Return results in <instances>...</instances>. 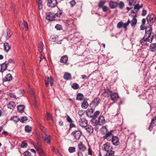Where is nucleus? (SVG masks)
<instances>
[{"label":"nucleus","mask_w":156,"mask_h":156,"mask_svg":"<svg viewBox=\"0 0 156 156\" xmlns=\"http://www.w3.org/2000/svg\"><path fill=\"white\" fill-rule=\"evenodd\" d=\"M25 129V131L27 133L30 132L31 130V127L29 126H26Z\"/></svg>","instance_id":"obj_40"},{"label":"nucleus","mask_w":156,"mask_h":156,"mask_svg":"<svg viewBox=\"0 0 156 156\" xmlns=\"http://www.w3.org/2000/svg\"><path fill=\"white\" fill-rule=\"evenodd\" d=\"M79 125L83 128H85L87 126L88 124L87 121L85 118L80 119L78 122Z\"/></svg>","instance_id":"obj_3"},{"label":"nucleus","mask_w":156,"mask_h":156,"mask_svg":"<svg viewBox=\"0 0 156 156\" xmlns=\"http://www.w3.org/2000/svg\"><path fill=\"white\" fill-rule=\"evenodd\" d=\"M24 108L25 107L24 105H20L17 106V109L20 112H23Z\"/></svg>","instance_id":"obj_39"},{"label":"nucleus","mask_w":156,"mask_h":156,"mask_svg":"<svg viewBox=\"0 0 156 156\" xmlns=\"http://www.w3.org/2000/svg\"><path fill=\"white\" fill-rule=\"evenodd\" d=\"M113 134L112 133V132H108L106 134L103 136V138L104 139H107L108 141H110L111 140V138L113 136Z\"/></svg>","instance_id":"obj_13"},{"label":"nucleus","mask_w":156,"mask_h":156,"mask_svg":"<svg viewBox=\"0 0 156 156\" xmlns=\"http://www.w3.org/2000/svg\"><path fill=\"white\" fill-rule=\"evenodd\" d=\"M48 6L50 8H54L57 4V0H48Z\"/></svg>","instance_id":"obj_5"},{"label":"nucleus","mask_w":156,"mask_h":156,"mask_svg":"<svg viewBox=\"0 0 156 156\" xmlns=\"http://www.w3.org/2000/svg\"><path fill=\"white\" fill-rule=\"evenodd\" d=\"M43 59H44L45 60H46L45 58H44V56L43 55H41L40 56V61H41Z\"/></svg>","instance_id":"obj_56"},{"label":"nucleus","mask_w":156,"mask_h":156,"mask_svg":"<svg viewBox=\"0 0 156 156\" xmlns=\"http://www.w3.org/2000/svg\"><path fill=\"white\" fill-rule=\"evenodd\" d=\"M78 114L80 116H82L83 114V112L82 110H80L78 112Z\"/></svg>","instance_id":"obj_58"},{"label":"nucleus","mask_w":156,"mask_h":156,"mask_svg":"<svg viewBox=\"0 0 156 156\" xmlns=\"http://www.w3.org/2000/svg\"><path fill=\"white\" fill-rule=\"evenodd\" d=\"M88 154H90V155H92V151L90 148H88Z\"/></svg>","instance_id":"obj_62"},{"label":"nucleus","mask_w":156,"mask_h":156,"mask_svg":"<svg viewBox=\"0 0 156 156\" xmlns=\"http://www.w3.org/2000/svg\"><path fill=\"white\" fill-rule=\"evenodd\" d=\"M154 121H156V117H154L152 119L151 124L148 128L149 130L150 131L152 130L153 127L154 126Z\"/></svg>","instance_id":"obj_26"},{"label":"nucleus","mask_w":156,"mask_h":156,"mask_svg":"<svg viewBox=\"0 0 156 156\" xmlns=\"http://www.w3.org/2000/svg\"><path fill=\"white\" fill-rule=\"evenodd\" d=\"M12 34V33L9 30H7L4 32L3 35L7 39H8Z\"/></svg>","instance_id":"obj_15"},{"label":"nucleus","mask_w":156,"mask_h":156,"mask_svg":"<svg viewBox=\"0 0 156 156\" xmlns=\"http://www.w3.org/2000/svg\"><path fill=\"white\" fill-rule=\"evenodd\" d=\"M27 120V116H24L22 117V118L20 119V121L21 122H24V121H26Z\"/></svg>","instance_id":"obj_47"},{"label":"nucleus","mask_w":156,"mask_h":156,"mask_svg":"<svg viewBox=\"0 0 156 156\" xmlns=\"http://www.w3.org/2000/svg\"><path fill=\"white\" fill-rule=\"evenodd\" d=\"M110 144L108 142L105 144L102 147L103 150L107 152L109 151V150H110Z\"/></svg>","instance_id":"obj_14"},{"label":"nucleus","mask_w":156,"mask_h":156,"mask_svg":"<svg viewBox=\"0 0 156 156\" xmlns=\"http://www.w3.org/2000/svg\"><path fill=\"white\" fill-rule=\"evenodd\" d=\"M27 143L23 142L21 145V147L23 148H25L27 147Z\"/></svg>","instance_id":"obj_46"},{"label":"nucleus","mask_w":156,"mask_h":156,"mask_svg":"<svg viewBox=\"0 0 156 156\" xmlns=\"http://www.w3.org/2000/svg\"><path fill=\"white\" fill-rule=\"evenodd\" d=\"M8 66L7 64H5L4 63L1 64V72H3L5 71L6 69Z\"/></svg>","instance_id":"obj_28"},{"label":"nucleus","mask_w":156,"mask_h":156,"mask_svg":"<svg viewBox=\"0 0 156 156\" xmlns=\"http://www.w3.org/2000/svg\"><path fill=\"white\" fill-rule=\"evenodd\" d=\"M100 113V112L99 111H96L94 114H93L92 118L96 119L99 114Z\"/></svg>","instance_id":"obj_45"},{"label":"nucleus","mask_w":156,"mask_h":156,"mask_svg":"<svg viewBox=\"0 0 156 156\" xmlns=\"http://www.w3.org/2000/svg\"><path fill=\"white\" fill-rule=\"evenodd\" d=\"M68 60V56L67 55H65L62 57L60 59V62L63 63H65L67 62Z\"/></svg>","instance_id":"obj_27"},{"label":"nucleus","mask_w":156,"mask_h":156,"mask_svg":"<svg viewBox=\"0 0 156 156\" xmlns=\"http://www.w3.org/2000/svg\"><path fill=\"white\" fill-rule=\"evenodd\" d=\"M111 140H112V142L114 145L117 146L119 144V140L117 136H113L111 138Z\"/></svg>","instance_id":"obj_8"},{"label":"nucleus","mask_w":156,"mask_h":156,"mask_svg":"<svg viewBox=\"0 0 156 156\" xmlns=\"http://www.w3.org/2000/svg\"><path fill=\"white\" fill-rule=\"evenodd\" d=\"M82 133L79 130H75L73 132L72 135L74 137L76 140H79L80 139L81 135Z\"/></svg>","instance_id":"obj_4"},{"label":"nucleus","mask_w":156,"mask_h":156,"mask_svg":"<svg viewBox=\"0 0 156 156\" xmlns=\"http://www.w3.org/2000/svg\"><path fill=\"white\" fill-rule=\"evenodd\" d=\"M100 99L98 98L95 99L90 104V107L93 108V107L94 106V107H95L98 105V104L100 103Z\"/></svg>","instance_id":"obj_9"},{"label":"nucleus","mask_w":156,"mask_h":156,"mask_svg":"<svg viewBox=\"0 0 156 156\" xmlns=\"http://www.w3.org/2000/svg\"><path fill=\"white\" fill-rule=\"evenodd\" d=\"M19 26L22 30L23 29L24 27L27 30H28V24L27 22L25 21H24L23 23H20L19 24Z\"/></svg>","instance_id":"obj_12"},{"label":"nucleus","mask_w":156,"mask_h":156,"mask_svg":"<svg viewBox=\"0 0 156 156\" xmlns=\"http://www.w3.org/2000/svg\"><path fill=\"white\" fill-rule=\"evenodd\" d=\"M117 5L118 6L119 8L120 9H122L124 7V4L123 2H120L119 3H118Z\"/></svg>","instance_id":"obj_41"},{"label":"nucleus","mask_w":156,"mask_h":156,"mask_svg":"<svg viewBox=\"0 0 156 156\" xmlns=\"http://www.w3.org/2000/svg\"><path fill=\"white\" fill-rule=\"evenodd\" d=\"M55 18L54 14L51 12L48 13L46 16V19L50 21L54 20Z\"/></svg>","instance_id":"obj_10"},{"label":"nucleus","mask_w":156,"mask_h":156,"mask_svg":"<svg viewBox=\"0 0 156 156\" xmlns=\"http://www.w3.org/2000/svg\"><path fill=\"white\" fill-rule=\"evenodd\" d=\"M44 143L47 144H49L51 142V136L46 134V136L44 139Z\"/></svg>","instance_id":"obj_18"},{"label":"nucleus","mask_w":156,"mask_h":156,"mask_svg":"<svg viewBox=\"0 0 156 156\" xmlns=\"http://www.w3.org/2000/svg\"><path fill=\"white\" fill-rule=\"evenodd\" d=\"M67 121L69 122H73L72 120L68 115L67 116Z\"/></svg>","instance_id":"obj_52"},{"label":"nucleus","mask_w":156,"mask_h":156,"mask_svg":"<svg viewBox=\"0 0 156 156\" xmlns=\"http://www.w3.org/2000/svg\"><path fill=\"white\" fill-rule=\"evenodd\" d=\"M111 99L112 100L115 101H116L119 98L118 94L116 93H112L111 95Z\"/></svg>","instance_id":"obj_11"},{"label":"nucleus","mask_w":156,"mask_h":156,"mask_svg":"<svg viewBox=\"0 0 156 156\" xmlns=\"http://www.w3.org/2000/svg\"><path fill=\"white\" fill-rule=\"evenodd\" d=\"M53 79L51 76H50V78L48 76L46 77L45 79V81L46 86H48V85L49 82L51 85L52 86L53 84Z\"/></svg>","instance_id":"obj_6"},{"label":"nucleus","mask_w":156,"mask_h":156,"mask_svg":"<svg viewBox=\"0 0 156 156\" xmlns=\"http://www.w3.org/2000/svg\"><path fill=\"white\" fill-rule=\"evenodd\" d=\"M145 32L146 35L140 40V42L142 45L148 46L149 44L148 42L151 43L152 41L153 36L151 35V28H149L148 30H147V28H146Z\"/></svg>","instance_id":"obj_1"},{"label":"nucleus","mask_w":156,"mask_h":156,"mask_svg":"<svg viewBox=\"0 0 156 156\" xmlns=\"http://www.w3.org/2000/svg\"><path fill=\"white\" fill-rule=\"evenodd\" d=\"M16 106L15 103L13 101H10L7 104V107L10 109H12Z\"/></svg>","instance_id":"obj_23"},{"label":"nucleus","mask_w":156,"mask_h":156,"mask_svg":"<svg viewBox=\"0 0 156 156\" xmlns=\"http://www.w3.org/2000/svg\"><path fill=\"white\" fill-rule=\"evenodd\" d=\"M146 20L145 19H143L142 20V24L144 25L145 23Z\"/></svg>","instance_id":"obj_63"},{"label":"nucleus","mask_w":156,"mask_h":156,"mask_svg":"<svg viewBox=\"0 0 156 156\" xmlns=\"http://www.w3.org/2000/svg\"><path fill=\"white\" fill-rule=\"evenodd\" d=\"M69 151L70 153H72L75 152V148L74 147H70L69 148Z\"/></svg>","instance_id":"obj_43"},{"label":"nucleus","mask_w":156,"mask_h":156,"mask_svg":"<svg viewBox=\"0 0 156 156\" xmlns=\"http://www.w3.org/2000/svg\"><path fill=\"white\" fill-rule=\"evenodd\" d=\"M78 147L79 149L83 151H84L86 149L85 146L83 145L82 143H80L78 145Z\"/></svg>","instance_id":"obj_31"},{"label":"nucleus","mask_w":156,"mask_h":156,"mask_svg":"<svg viewBox=\"0 0 156 156\" xmlns=\"http://www.w3.org/2000/svg\"><path fill=\"white\" fill-rule=\"evenodd\" d=\"M137 20L136 18L135 17L133 18L132 20L131 23V25L132 27H135L137 23Z\"/></svg>","instance_id":"obj_30"},{"label":"nucleus","mask_w":156,"mask_h":156,"mask_svg":"<svg viewBox=\"0 0 156 156\" xmlns=\"http://www.w3.org/2000/svg\"><path fill=\"white\" fill-rule=\"evenodd\" d=\"M148 22L150 24L153 23L155 20L154 16L153 14L148 15L147 18Z\"/></svg>","instance_id":"obj_7"},{"label":"nucleus","mask_w":156,"mask_h":156,"mask_svg":"<svg viewBox=\"0 0 156 156\" xmlns=\"http://www.w3.org/2000/svg\"><path fill=\"white\" fill-rule=\"evenodd\" d=\"M84 96L83 94L81 93H78L77 95L76 100L81 101L83 99Z\"/></svg>","instance_id":"obj_33"},{"label":"nucleus","mask_w":156,"mask_h":156,"mask_svg":"<svg viewBox=\"0 0 156 156\" xmlns=\"http://www.w3.org/2000/svg\"><path fill=\"white\" fill-rule=\"evenodd\" d=\"M71 6L72 7L74 6L76 4V2L74 0H72L70 2Z\"/></svg>","instance_id":"obj_51"},{"label":"nucleus","mask_w":156,"mask_h":156,"mask_svg":"<svg viewBox=\"0 0 156 156\" xmlns=\"http://www.w3.org/2000/svg\"><path fill=\"white\" fill-rule=\"evenodd\" d=\"M91 121L92 122V124L94 126H96L97 125H99L98 121L96 120V118H92Z\"/></svg>","instance_id":"obj_25"},{"label":"nucleus","mask_w":156,"mask_h":156,"mask_svg":"<svg viewBox=\"0 0 156 156\" xmlns=\"http://www.w3.org/2000/svg\"><path fill=\"white\" fill-rule=\"evenodd\" d=\"M134 5L135 6L134 8V9H137V11H138L140 9V6L139 4H137L136 5Z\"/></svg>","instance_id":"obj_54"},{"label":"nucleus","mask_w":156,"mask_h":156,"mask_svg":"<svg viewBox=\"0 0 156 156\" xmlns=\"http://www.w3.org/2000/svg\"><path fill=\"white\" fill-rule=\"evenodd\" d=\"M42 1L41 0L38 1V6L40 9H41L42 8Z\"/></svg>","instance_id":"obj_48"},{"label":"nucleus","mask_w":156,"mask_h":156,"mask_svg":"<svg viewBox=\"0 0 156 156\" xmlns=\"http://www.w3.org/2000/svg\"><path fill=\"white\" fill-rule=\"evenodd\" d=\"M99 125H101L105 123V119L102 115H100L98 119Z\"/></svg>","instance_id":"obj_16"},{"label":"nucleus","mask_w":156,"mask_h":156,"mask_svg":"<svg viewBox=\"0 0 156 156\" xmlns=\"http://www.w3.org/2000/svg\"><path fill=\"white\" fill-rule=\"evenodd\" d=\"M12 79V76L10 74H7L6 76L3 78V81L6 82V81H10Z\"/></svg>","instance_id":"obj_20"},{"label":"nucleus","mask_w":156,"mask_h":156,"mask_svg":"<svg viewBox=\"0 0 156 156\" xmlns=\"http://www.w3.org/2000/svg\"><path fill=\"white\" fill-rule=\"evenodd\" d=\"M44 44L42 42H40L38 45V50L40 53L42 52L43 49Z\"/></svg>","instance_id":"obj_34"},{"label":"nucleus","mask_w":156,"mask_h":156,"mask_svg":"<svg viewBox=\"0 0 156 156\" xmlns=\"http://www.w3.org/2000/svg\"><path fill=\"white\" fill-rule=\"evenodd\" d=\"M137 14V13L135 12L134 13L130 14V15L132 16H133V18L135 17V18H136Z\"/></svg>","instance_id":"obj_61"},{"label":"nucleus","mask_w":156,"mask_h":156,"mask_svg":"<svg viewBox=\"0 0 156 156\" xmlns=\"http://www.w3.org/2000/svg\"><path fill=\"white\" fill-rule=\"evenodd\" d=\"M136 1V0H129V5L130 6L132 5H134Z\"/></svg>","instance_id":"obj_42"},{"label":"nucleus","mask_w":156,"mask_h":156,"mask_svg":"<svg viewBox=\"0 0 156 156\" xmlns=\"http://www.w3.org/2000/svg\"><path fill=\"white\" fill-rule=\"evenodd\" d=\"M72 87L74 89H77L79 87V86L76 83H73L72 86Z\"/></svg>","instance_id":"obj_44"},{"label":"nucleus","mask_w":156,"mask_h":156,"mask_svg":"<svg viewBox=\"0 0 156 156\" xmlns=\"http://www.w3.org/2000/svg\"><path fill=\"white\" fill-rule=\"evenodd\" d=\"M112 91L110 90H108L105 91L103 93V95L105 97H108L109 96H110L112 94Z\"/></svg>","instance_id":"obj_32"},{"label":"nucleus","mask_w":156,"mask_h":156,"mask_svg":"<svg viewBox=\"0 0 156 156\" xmlns=\"http://www.w3.org/2000/svg\"><path fill=\"white\" fill-rule=\"evenodd\" d=\"M55 28L57 30H60L62 29V27L60 25L57 24L55 26Z\"/></svg>","instance_id":"obj_50"},{"label":"nucleus","mask_w":156,"mask_h":156,"mask_svg":"<svg viewBox=\"0 0 156 156\" xmlns=\"http://www.w3.org/2000/svg\"><path fill=\"white\" fill-rule=\"evenodd\" d=\"M118 3L116 2H114L112 1H110L109 5L111 8L114 9L117 6Z\"/></svg>","instance_id":"obj_19"},{"label":"nucleus","mask_w":156,"mask_h":156,"mask_svg":"<svg viewBox=\"0 0 156 156\" xmlns=\"http://www.w3.org/2000/svg\"><path fill=\"white\" fill-rule=\"evenodd\" d=\"M106 3V1H103L102 0H101L99 2L98 6L99 8H101L103 7L104 5Z\"/></svg>","instance_id":"obj_35"},{"label":"nucleus","mask_w":156,"mask_h":156,"mask_svg":"<svg viewBox=\"0 0 156 156\" xmlns=\"http://www.w3.org/2000/svg\"><path fill=\"white\" fill-rule=\"evenodd\" d=\"M13 63V61L12 60V59H10L9 60L8 62L6 64H7V65L8 66V65H9V64H10L11 63Z\"/></svg>","instance_id":"obj_60"},{"label":"nucleus","mask_w":156,"mask_h":156,"mask_svg":"<svg viewBox=\"0 0 156 156\" xmlns=\"http://www.w3.org/2000/svg\"><path fill=\"white\" fill-rule=\"evenodd\" d=\"M11 120L13 121L15 123H16L19 121H20V119L17 116H15L11 118Z\"/></svg>","instance_id":"obj_36"},{"label":"nucleus","mask_w":156,"mask_h":156,"mask_svg":"<svg viewBox=\"0 0 156 156\" xmlns=\"http://www.w3.org/2000/svg\"><path fill=\"white\" fill-rule=\"evenodd\" d=\"M130 23V21L129 19L127 22L126 23H124L122 22H120L117 25V27L118 28H121L122 27H123L126 30L127 29V27L129 25V24Z\"/></svg>","instance_id":"obj_2"},{"label":"nucleus","mask_w":156,"mask_h":156,"mask_svg":"<svg viewBox=\"0 0 156 156\" xmlns=\"http://www.w3.org/2000/svg\"><path fill=\"white\" fill-rule=\"evenodd\" d=\"M147 11L145 10H143L142 11V15L143 16H145L147 14Z\"/></svg>","instance_id":"obj_57"},{"label":"nucleus","mask_w":156,"mask_h":156,"mask_svg":"<svg viewBox=\"0 0 156 156\" xmlns=\"http://www.w3.org/2000/svg\"><path fill=\"white\" fill-rule=\"evenodd\" d=\"M64 78L66 80H70L71 79V76L70 73H66L64 74Z\"/></svg>","instance_id":"obj_29"},{"label":"nucleus","mask_w":156,"mask_h":156,"mask_svg":"<svg viewBox=\"0 0 156 156\" xmlns=\"http://www.w3.org/2000/svg\"><path fill=\"white\" fill-rule=\"evenodd\" d=\"M93 110L92 108L90 109H88L86 112V115L87 116L89 117H93Z\"/></svg>","instance_id":"obj_17"},{"label":"nucleus","mask_w":156,"mask_h":156,"mask_svg":"<svg viewBox=\"0 0 156 156\" xmlns=\"http://www.w3.org/2000/svg\"><path fill=\"white\" fill-rule=\"evenodd\" d=\"M101 8L104 12H106L108 10V7L107 6L105 5L103 6V7H102Z\"/></svg>","instance_id":"obj_53"},{"label":"nucleus","mask_w":156,"mask_h":156,"mask_svg":"<svg viewBox=\"0 0 156 156\" xmlns=\"http://www.w3.org/2000/svg\"><path fill=\"white\" fill-rule=\"evenodd\" d=\"M62 12H58L57 13H56V14H54L55 16H57V17H60V16L62 15Z\"/></svg>","instance_id":"obj_55"},{"label":"nucleus","mask_w":156,"mask_h":156,"mask_svg":"<svg viewBox=\"0 0 156 156\" xmlns=\"http://www.w3.org/2000/svg\"><path fill=\"white\" fill-rule=\"evenodd\" d=\"M85 129L87 132L90 134L92 133L93 132L94 128L91 126H88Z\"/></svg>","instance_id":"obj_24"},{"label":"nucleus","mask_w":156,"mask_h":156,"mask_svg":"<svg viewBox=\"0 0 156 156\" xmlns=\"http://www.w3.org/2000/svg\"><path fill=\"white\" fill-rule=\"evenodd\" d=\"M89 105L86 101H83V103L81 105V107L83 109H86L88 107Z\"/></svg>","instance_id":"obj_37"},{"label":"nucleus","mask_w":156,"mask_h":156,"mask_svg":"<svg viewBox=\"0 0 156 156\" xmlns=\"http://www.w3.org/2000/svg\"><path fill=\"white\" fill-rule=\"evenodd\" d=\"M51 114H49L48 113H47L46 117L47 119H49L51 118Z\"/></svg>","instance_id":"obj_59"},{"label":"nucleus","mask_w":156,"mask_h":156,"mask_svg":"<svg viewBox=\"0 0 156 156\" xmlns=\"http://www.w3.org/2000/svg\"><path fill=\"white\" fill-rule=\"evenodd\" d=\"M23 154L24 156H30L31 154V153L27 151L23 153Z\"/></svg>","instance_id":"obj_49"},{"label":"nucleus","mask_w":156,"mask_h":156,"mask_svg":"<svg viewBox=\"0 0 156 156\" xmlns=\"http://www.w3.org/2000/svg\"><path fill=\"white\" fill-rule=\"evenodd\" d=\"M2 134H3V135H6L8 134V133L7 132H6V131H4L3 132V133H2Z\"/></svg>","instance_id":"obj_64"},{"label":"nucleus","mask_w":156,"mask_h":156,"mask_svg":"<svg viewBox=\"0 0 156 156\" xmlns=\"http://www.w3.org/2000/svg\"><path fill=\"white\" fill-rule=\"evenodd\" d=\"M150 50L152 52L156 51V43H152L150 44L149 48Z\"/></svg>","instance_id":"obj_21"},{"label":"nucleus","mask_w":156,"mask_h":156,"mask_svg":"<svg viewBox=\"0 0 156 156\" xmlns=\"http://www.w3.org/2000/svg\"><path fill=\"white\" fill-rule=\"evenodd\" d=\"M114 152L112 150L107 152V153L105 154V156H114Z\"/></svg>","instance_id":"obj_38"},{"label":"nucleus","mask_w":156,"mask_h":156,"mask_svg":"<svg viewBox=\"0 0 156 156\" xmlns=\"http://www.w3.org/2000/svg\"><path fill=\"white\" fill-rule=\"evenodd\" d=\"M4 50L7 52L11 48V46L7 42L4 43Z\"/></svg>","instance_id":"obj_22"}]
</instances>
